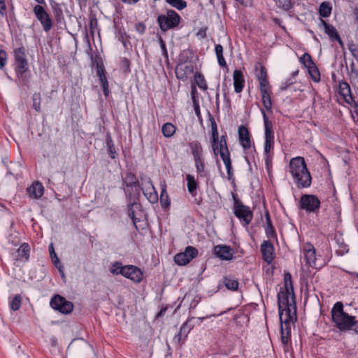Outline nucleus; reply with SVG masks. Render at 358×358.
I'll return each mask as SVG.
<instances>
[{
  "label": "nucleus",
  "instance_id": "nucleus-1",
  "mask_svg": "<svg viewBox=\"0 0 358 358\" xmlns=\"http://www.w3.org/2000/svg\"><path fill=\"white\" fill-rule=\"evenodd\" d=\"M289 172L298 188H307L310 186L312 178L303 157L292 158L289 162Z\"/></svg>",
  "mask_w": 358,
  "mask_h": 358
},
{
  "label": "nucleus",
  "instance_id": "nucleus-2",
  "mask_svg": "<svg viewBox=\"0 0 358 358\" xmlns=\"http://www.w3.org/2000/svg\"><path fill=\"white\" fill-rule=\"evenodd\" d=\"M331 313L332 321L341 331L350 330L357 322L355 320V317L350 316L344 312L343 305L340 301L336 302L334 305Z\"/></svg>",
  "mask_w": 358,
  "mask_h": 358
},
{
  "label": "nucleus",
  "instance_id": "nucleus-3",
  "mask_svg": "<svg viewBox=\"0 0 358 358\" xmlns=\"http://www.w3.org/2000/svg\"><path fill=\"white\" fill-rule=\"evenodd\" d=\"M278 304L279 315L280 313H296V306L292 284L290 283V287L280 288L278 294Z\"/></svg>",
  "mask_w": 358,
  "mask_h": 358
},
{
  "label": "nucleus",
  "instance_id": "nucleus-4",
  "mask_svg": "<svg viewBox=\"0 0 358 358\" xmlns=\"http://www.w3.org/2000/svg\"><path fill=\"white\" fill-rule=\"evenodd\" d=\"M262 114L264 119V150L265 154V163L266 166L271 162V158L269 155L271 150L273 148L274 145V133L272 130V123L269 121L265 111L264 109L261 110Z\"/></svg>",
  "mask_w": 358,
  "mask_h": 358
},
{
  "label": "nucleus",
  "instance_id": "nucleus-5",
  "mask_svg": "<svg viewBox=\"0 0 358 358\" xmlns=\"http://www.w3.org/2000/svg\"><path fill=\"white\" fill-rule=\"evenodd\" d=\"M180 20V16L173 10H168L165 14L157 17L159 28L164 32L178 27Z\"/></svg>",
  "mask_w": 358,
  "mask_h": 358
},
{
  "label": "nucleus",
  "instance_id": "nucleus-6",
  "mask_svg": "<svg viewBox=\"0 0 358 358\" xmlns=\"http://www.w3.org/2000/svg\"><path fill=\"white\" fill-rule=\"evenodd\" d=\"M234 213L239 219L243 226L247 227L252 220L253 213L250 207L244 205L234 196Z\"/></svg>",
  "mask_w": 358,
  "mask_h": 358
},
{
  "label": "nucleus",
  "instance_id": "nucleus-7",
  "mask_svg": "<svg viewBox=\"0 0 358 358\" xmlns=\"http://www.w3.org/2000/svg\"><path fill=\"white\" fill-rule=\"evenodd\" d=\"M279 317L281 324V341L284 345H286L291 336L290 322H293L296 320V314L294 313H292V315H289V313H280Z\"/></svg>",
  "mask_w": 358,
  "mask_h": 358
},
{
  "label": "nucleus",
  "instance_id": "nucleus-8",
  "mask_svg": "<svg viewBox=\"0 0 358 358\" xmlns=\"http://www.w3.org/2000/svg\"><path fill=\"white\" fill-rule=\"evenodd\" d=\"M15 62L17 65L15 71L17 77L22 78L29 69L28 60L26 56V50L20 47L14 50Z\"/></svg>",
  "mask_w": 358,
  "mask_h": 358
},
{
  "label": "nucleus",
  "instance_id": "nucleus-9",
  "mask_svg": "<svg viewBox=\"0 0 358 358\" xmlns=\"http://www.w3.org/2000/svg\"><path fill=\"white\" fill-rule=\"evenodd\" d=\"M299 207L307 212L315 213L320 207V201L315 195L303 194L301 196Z\"/></svg>",
  "mask_w": 358,
  "mask_h": 358
},
{
  "label": "nucleus",
  "instance_id": "nucleus-10",
  "mask_svg": "<svg viewBox=\"0 0 358 358\" xmlns=\"http://www.w3.org/2000/svg\"><path fill=\"white\" fill-rule=\"evenodd\" d=\"M33 11L36 17L43 26V30L46 32L49 31L52 27V21L43 6L42 5H36L33 8Z\"/></svg>",
  "mask_w": 358,
  "mask_h": 358
},
{
  "label": "nucleus",
  "instance_id": "nucleus-11",
  "mask_svg": "<svg viewBox=\"0 0 358 358\" xmlns=\"http://www.w3.org/2000/svg\"><path fill=\"white\" fill-rule=\"evenodd\" d=\"M50 304L53 309L58 310L63 314H69L71 313L73 308V305L71 302L66 301L65 298L59 295H55L53 296Z\"/></svg>",
  "mask_w": 358,
  "mask_h": 358
},
{
  "label": "nucleus",
  "instance_id": "nucleus-12",
  "mask_svg": "<svg viewBox=\"0 0 358 358\" xmlns=\"http://www.w3.org/2000/svg\"><path fill=\"white\" fill-rule=\"evenodd\" d=\"M141 180L142 182L141 189L143 194L150 203H156L158 201V194L151 179L145 177V178H141Z\"/></svg>",
  "mask_w": 358,
  "mask_h": 358
},
{
  "label": "nucleus",
  "instance_id": "nucleus-13",
  "mask_svg": "<svg viewBox=\"0 0 358 358\" xmlns=\"http://www.w3.org/2000/svg\"><path fill=\"white\" fill-rule=\"evenodd\" d=\"M238 139L240 144L247 154L255 152L254 145L252 146V141L248 129L245 126L238 127Z\"/></svg>",
  "mask_w": 358,
  "mask_h": 358
},
{
  "label": "nucleus",
  "instance_id": "nucleus-14",
  "mask_svg": "<svg viewBox=\"0 0 358 358\" xmlns=\"http://www.w3.org/2000/svg\"><path fill=\"white\" fill-rule=\"evenodd\" d=\"M198 255V250L192 246L186 248L185 252L178 253L174 257V262L180 266L186 265Z\"/></svg>",
  "mask_w": 358,
  "mask_h": 358
},
{
  "label": "nucleus",
  "instance_id": "nucleus-15",
  "mask_svg": "<svg viewBox=\"0 0 358 358\" xmlns=\"http://www.w3.org/2000/svg\"><path fill=\"white\" fill-rule=\"evenodd\" d=\"M301 252L306 264L311 267H316V250L313 245L310 243H304Z\"/></svg>",
  "mask_w": 358,
  "mask_h": 358
},
{
  "label": "nucleus",
  "instance_id": "nucleus-16",
  "mask_svg": "<svg viewBox=\"0 0 358 358\" xmlns=\"http://www.w3.org/2000/svg\"><path fill=\"white\" fill-rule=\"evenodd\" d=\"M123 276L131 280L134 282H140L143 279V273L140 268L136 266H124L123 270Z\"/></svg>",
  "mask_w": 358,
  "mask_h": 358
},
{
  "label": "nucleus",
  "instance_id": "nucleus-17",
  "mask_svg": "<svg viewBox=\"0 0 358 358\" xmlns=\"http://www.w3.org/2000/svg\"><path fill=\"white\" fill-rule=\"evenodd\" d=\"M263 259L268 264H271L274 259V247L270 241H264L260 248Z\"/></svg>",
  "mask_w": 358,
  "mask_h": 358
},
{
  "label": "nucleus",
  "instance_id": "nucleus-18",
  "mask_svg": "<svg viewBox=\"0 0 358 358\" xmlns=\"http://www.w3.org/2000/svg\"><path fill=\"white\" fill-rule=\"evenodd\" d=\"M194 317L189 318L185 322L182 324L180 327V331L175 336L174 341L180 343L183 342L186 338L191 329L194 327V324L192 323V320Z\"/></svg>",
  "mask_w": 358,
  "mask_h": 358
},
{
  "label": "nucleus",
  "instance_id": "nucleus-19",
  "mask_svg": "<svg viewBox=\"0 0 358 358\" xmlns=\"http://www.w3.org/2000/svg\"><path fill=\"white\" fill-rule=\"evenodd\" d=\"M214 252L217 257L222 260H231L234 257V251L229 246L218 245L214 248Z\"/></svg>",
  "mask_w": 358,
  "mask_h": 358
},
{
  "label": "nucleus",
  "instance_id": "nucleus-20",
  "mask_svg": "<svg viewBox=\"0 0 358 358\" xmlns=\"http://www.w3.org/2000/svg\"><path fill=\"white\" fill-rule=\"evenodd\" d=\"M29 245L27 243H23L15 252L12 253V256L16 262H26L29 260Z\"/></svg>",
  "mask_w": 358,
  "mask_h": 358
},
{
  "label": "nucleus",
  "instance_id": "nucleus-21",
  "mask_svg": "<svg viewBox=\"0 0 358 358\" xmlns=\"http://www.w3.org/2000/svg\"><path fill=\"white\" fill-rule=\"evenodd\" d=\"M224 164L231 163L230 153L227 148L225 136L220 137V150L218 152Z\"/></svg>",
  "mask_w": 358,
  "mask_h": 358
},
{
  "label": "nucleus",
  "instance_id": "nucleus-22",
  "mask_svg": "<svg viewBox=\"0 0 358 358\" xmlns=\"http://www.w3.org/2000/svg\"><path fill=\"white\" fill-rule=\"evenodd\" d=\"M96 75L99 78L104 95L108 96L110 92L108 83L105 75L104 68L102 64H97Z\"/></svg>",
  "mask_w": 358,
  "mask_h": 358
},
{
  "label": "nucleus",
  "instance_id": "nucleus-23",
  "mask_svg": "<svg viewBox=\"0 0 358 358\" xmlns=\"http://www.w3.org/2000/svg\"><path fill=\"white\" fill-rule=\"evenodd\" d=\"M27 193L30 197L38 199L43 196L44 187L40 182L36 181L27 189Z\"/></svg>",
  "mask_w": 358,
  "mask_h": 358
},
{
  "label": "nucleus",
  "instance_id": "nucleus-24",
  "mask_svg": "<svg viewBox=\"0 0 358 358\" xmlns=\"http://www.w3.org/2000/svg\"><path fill=\"white\" fill-rule=\"evenodd\" d=\"M194 71L193 66L188 64H180L176 70V73L178 78L180 80H185L188 76L190 75Z\"/></svg>",
  "mask_w": 358,
  "mask_h": 358
},
{
  "label": "nucleus",
  "instance_id": "nucleus-25",
  "mask_svg": "<svg viewBox=\"0 0 358 358\" xmlns=\"http://www.w3.org/2000/svg\"><path fill=\"white\" fill-rule=\"evenodd\" d=\"M321 24L323 26L324 32L329 36L332 41H337L340 44H342V40L341 39L338 33L336 28L329 24L324 20H321Z\"/></svg>",
  "mask_w": 358,
  "mask_h": 358
},
{
  "label": "nucleus",
  "instance_id": "nucleus-26",
  "mask_svg": "<svg viewBox=\"0 0 358 358\" xmlns=\"http://www.w3.org/2000/svg\"><path fill=\"white\" fill-rule=\"evenodd\" d=\"M339 90L341 96L344 99V101L347 103L352 104L354 99L351 94L350 85L346 82H343L339 85Z\"/></svg>",
  "mask_w": 358,
  "mask_h": 358
},
{
  "label": "nucleus",
  "instance_id": "nucleus-27",
  "mask_svg": "<svg viewBox=\"0 0 358 358\" xmlns=\"http://www.w3.org/2000/svg\"><path fill=\"white\" fill-rule=\"evenodd\" d=\"M233 79H234V91L236 93H240L242 92L243 88L244 87V78L243 76V73L240 70H235L233 73Z\"/></svg>",
  "mask_w": 358,
  "mask_h": 358
},
{
  "label": "nucleus",
  "instance_id": "nucleus-28",
  "mask_svg": "<svg viewBox=\"0 0 358 358\" xmlns=\"http://www.w3.org/2000/svg\"><path fill=\"white\" fill-rule=\"evenodd\" d=\"M186 180L188 192L192 196H195L196 195L198 183L196 181L194 176L191 174H187L186 176Z\"/></svg>",
  "mask_w": 358,
  "mask_h": 358
},
{
  "label": "nucleus",
  "instance_id": "nucleus-29",
  "mask_svg": "<svg viewBox=\"0 0 358 358\" xmlns=\"http://www.w3.org/2000/svg\"><path fill=\"white\" fill-rule=\"evenodd\" d=\"M189 147L192 151L194 159L203 157V148L199 142L192 141L189 143Z\"/></svg>",
  "mask_w": 358,
  "mask_h": 358
},
{
  "label": "nucleus",
  "instance_id": "nucleus-30",
  "mask_svg": "<svg viewBox=\"0 0 358 358\" xmlns=\"http://www.w3.org/2000/svg\"><path fill=\"white\" fill-rule=\"evenodd\" d=\"M194 161L198 176L201 178L207 177L208 173L206 171L203 158L195 159Z\"/></svg>",
  "mask_w": 358,
  "mask_h": 358
},
{
  "label": "nucleus",
  "instance_id": "nucleus-31",
  "mask_svg": "<svg viewBox=\"0 0 358 358\" xmlns=\"http://www.w3.org/2000/svg\"><path fill=\"white\" fill-rule=\"evenodd\" d=\"M160 204L163 209L166 210L169 208L171 201L169 194L166 192V186L163 185L162 186L161 194H160Z\"/></svg>",
  "mask_w": 358,
  "mask_h": 358
},
{
  "label": "nucleus",
  "instance_id": "nucleus-32",
  "mask_svg": "<svg viewBox=\"0 0 358 358\" xmlns=\"http://www.w3.org/2000/svg\"><path fill=\"white\" fill-rule=\"evenodd\" d=\"M332 10L331 3L329 1L322 2L319 7V14L322 17L330 16Z\"/></svg>",
  "mask_w": 358,
  "mask_h": 358
},
{
  "label": "nucleus",
  "instance_id": "nucleus-33",
  "mask_svg": "<svg viewBox=\"0 0 358 358\" xmlns=\"http://www.w3.org/2000/svg\"><path fill=\"white\" fill-rule=\"evenodd\" d=\"M271 94H272L271 90L266 91L265 93L264 92H261L262 103H263V105H264L265 109L267 111L271 110V107H272V101H271Z\"/></svg>",
  "mask_w": 358,
  "mask_h": 358
},
{
  "label": "nucleus",
  "instance_id": "nucleus-34",
  "mask_svg": "<svg viewBox=\"0 0 358 358\" xmlns=\"http://www.w3.org/2000/svg\"><path fill=\"white\" fill-rule=\"evenodd\" d=\"M124 183L127 187H139V182L134 173H129L127 174Z\"/></svg>",
  "mask_w": 358,
  "mask_h": 358
},
{
  "label": "nucleus",
  "instance_id": "nucleus-35",
  "mask_svg": "<svg viewBox=\"0 0 358 358\" xmlns=\"http://www.w3.org/2000/svg\"><path fill=\"white\" fill-rule=\"evenodd\" d=\"M106 137V147L108 148V151L110 155V157L112 159H115L116 158V156H115L116 151H115V145H114L112 137L110 136V134L107 133Z\"/></svg>",
  "mask_w": 358,
  "mask_h": 358
},
{
  "label": "nucleus",
  "instance_id": "nucleus-36",
  "mask_svg": "<svg viewBox=\"0 0 358 358\" xmlns=\"http://www.w3.org/2000/svg\"><path fill=\"white\" fill-rule=\"evenodd\" d=\"M215 51L217 59L218 64L222 67L227 66L226 61L223 57V47L220 44L215 45Z\"/></svg>",
  "mask_w": 358,
  "mask_h": 358
},
{
  "label": "nucleus",
  "instance_id": "nucleus-37",
  "mask_svg": "<svg viewBox=\"0 0 358 358\" xmlns=\"http://www.w3.org/2000/svg\"><path fill=\"white\" fill-rule=\"evenodd\" d=\"M176 130V127L169 122L165 123L162 127V132L166 138H170L175 134Z\"/></svg>",
  "mask_w": 358,
  "mask_h": 358
},
{
  "label": "nucleus",
  "instance_id": "nucleus-38",
  "mask_svg": "<svg viewBox=\"0 0 358 358\" xmlns=\"http://www.w3.org/2000/svg\"><path fill=\"white\" fill-rule=\"evenodd\" d=\"M194 80L197 86L202 90L206 91L208 89L206 80L203 75L199 72L194 74Z\"/></svg>",
  "mask_w": 358,
  "mask_h": 358
},
{
  "label": "nucleus",
  "instance_id": "nucleus-39",
  "mask_svg": "<svg viewBox=\"0 0 358 358\" xmlns=\"http://www.w3.org/2000/svg\"><path fill=\"white\" fill-rule=\"evenodd\" d=\"M49 252L54 265L57 268H58L59 271H62V265L61 264L60 261L56 252H55L52 243H50L49 245Z\"/></svg>",
  "mask_w": 358,
  "mask_h": 358
},
{
  "label": "nucleus",
  "instance_id": "nucleus-40",
  "mask_svg": "<svg viewBox=\"0 0 358 358\" xmlns=\"http://www.w3.org/2000/svg\"><path fill=\"white\" fill-rule=\"evenodd\" d=\"M224 284L228 289L233 291L236 290L238 287V280L233 277H225L224 278Z\"/></svg>",
  "mask_w": 358,
  "mask_h": 358
},
{
  "label": "nucleus",
  "instance_id": "nucleus-41",
  "mask_svg": "<svg viewBox=\"0 0 358 358\" xmlns=\"http://www.w3.org/2000/svg\"><path fill=\"white\" fill-rule=\"evenodd\" d=\"M307 68L308 69V73L312 78V80L315 82H319L320 80V74L319 70L315 66V64L311 65H308Z\"/></svg>",
  "mask_w": 358,
  "mask_h": 358
},
{
  "label": "nucleus",
  "instance_id": "nucleus-42",
  "mask_svg": "<svg viewBox=\"0 0 358 358\" xmlns=\"http://www.w3.org/2000/svg\"><path fill=\"white\" fill-rule=\"evenodd\" d=\"M266 227L265 231H266V236L268 238H273L275 236V231L274 227L272 225V222H271V220L269 217L268 213H266Z\"/></svg>",
  "mask_w": 358,
  "mask_h": 358
},
{
  "label": "nucleus",
  "instance_id": "nucleus-43",
  "mask_svg": "<svg viewBox=\"0 0 358 358\" xmlns=\"http://www.w3.org/2000/svg\"><path fill=\"white\" fill-rule=\"evenodd\" d=\"M171 6L180 10L187 7V2L184 0H166Z\"/></svg>",
  "mask_w": 358,
  "mask_h": 358
},
{
  "label": "nucleus",
  "instance_id": "nucleus-44",
  "mask_svg": "<svg viewBox=\"0 0 358 358\" xmlns=\"http://www.w3.org/2000/svg\"><path fill=\"white\" fill-rule=\"evenodd\" d=\"M124 268V266L122 265V264L120 262H115L112 264V266L110 268V273H112L113 275H119L121 274L123 275V270Z\"/></svg>",
  "mask_w": 358,
  "mask_h": 358
},
{
  "label": "nucleus",
  "instance_id": "nucleus-45",
  "mask_svg": "<svg viewBox=\"0 0 358 358\" xmlns=\"http://www.w3.org/2000/svg\"><path fill=\"white\" fill-rule=\"evenodd\" d=\"M22 304V297L20 295H15L10 303L12 310L16 311L20 309Z\"/></svg>",
  "mask_w": 358,
  "mask_h": 358
},
{
  "label": "nucleus",
  "instance_id": "nucleus-46",
  "mask_svg": "<svg viewBox=\"0 0 358 358\" xmlns=\"http://www.w3.org/2000/svg\"><path fill=\"white\" fill-rule=\"evenodd\" d=\"M294 4V0H278V7L286 11L290 10L293 7Z\"/></svg>",
  "mask_w": 358,
  "mask_h": 358
},
{
  "label": "nucleus",
  "instance_id": "nucleus-47",
  "mask_svg": "<svg viewBox=\"0 0 358 358\" xmlns=\"http://www.w3.org/2000/svg\"><path fill=\"white\" fill-rule=\"evenodd\" d=\"M210 116V121L211 124V130H212V139L215 141L218 139V131H217V124L214 120V118L212 117L211 115H209Z\"/></svg>",
  "mask_w": 358,
  "mask_h": 358
},
{
  "label": "nucleus",
  "instance_id": "nucleus-48",
  "mask_svg": "<svg viewBox=\"0 0 358 358\" xmlns=\"http://www.w3.org/2000/svg\"><path fill=\"white\" fill-rule=\"evenodd\" d=\"M33 107L37 111L41 110V94L40 93H34L32 96Z\"/></svg>",
  "mask_w": 358,
  "mask_h": 358
},
{
  "label": "nucleus",
  "instance_id": "nucleus-49",
  "mask_svg": "<svg viewBox=\"0 0 358 358\" xmlns=\"http://www.w3.org/2000/svg\"><path fill=\"white\" fill-rule=\"evenodd\" d=\"M140 205L138 203H133L129 204L128 206V215L132 220L134 224L136 222V218L135 217V213L134 210V208H138Z\"/></svg>",
  "mask_w": 358,
  "mask_h": 358
},
{
  "label": "nucleus",
  "instance_id": "nucleus-50",
  "mask_svg": "<svg viewBox=\"0 0 358 358\" xmlns=\"http://www.w3.org/2000/svg\"><path fill=\"white\" fill-rule=\"evenodd\" d=\"M8 55L4 50H0V69H3L7 64Z\"/></svg>",
  "mask_w": 358,
  "mask_h": 358
},
{
  "label": "nucleus",
  "instance_id": "nucleus-51",
  "mask_svg": "<svg viewBox=\"0 0 358 358\" xmlns=\"http://www.w3.org/2000/svg\"><path fill=\"white\" fill-rule=\"evenodd\" d=\"M259 84L260 92H264L265 93L266 91L271 90V86L269 85L268 79L259 80Z\"/></svg>",
  "mask_w": 358,
  "mask_h": 358
},
{
  "label": "nucleus",
  "instance_id": "nucleus-52",
  "mask_svg": "<svg viewBox=\"0 0 358 358\" xmlns=\"http://www.w3.org/2000/svg\"><path fill=\"white\" fill-rule=\"evenodd\" d=\"M300 60L301 62H303L306 66L308 65L313 64L314 62H313L311 57L309 54L305 53L302 55V57L300 58Z\"/></svg>",
  "mask_w": 358,
  "mask_h": 358
},
{
  "label": "nucleus",
  "instance_id": "nucleus-53",
  "mask_svg": "<svg viewBox=\"0 0 358 358\" xmlns=\"http://www.w3.org/2000/svg\"><path fill=\"white\" fill-rule=\"evenodd\" d=\"M257 77L259 80L267 79V73L266 69L261 66L259 71L257 73Z\"/></svg>",
  "mask_w": 358,
  "mask_h": 358
},
{
  "label": "nucleus",
  "instance_id": "nucleus-54",
  "mask_svg": "<svg viewBox=\"0 0 358 358\" xmlns=\"http://www.w3.org/2000/svg\"><path fill=\"white\" fill-rule=\"evenodd\" d=\"M224 165H225L226 169H227V179L229 180H234L233 167H232V165H231V162L229 163V164H224Z\"/></svg>",
  "mask_w": 358,
  "mask_h": 358
},
{
  "label": "nucleus",
  "instance_id": "nucleus-55",
  "mask_svg": "<svg viewBox=\"0 0 358 358\" xmlns=\"http://www.w3.org/2000/svg\"><path fill=\"white\" fill-rule=\"evenodd\" d=\"M220 139L219 140V138L217 140H215V141L212 139L213 150L214 154L216 155L218 154V152L220 150Z\"/></svg>",
  "mask_w": 358,
  "mask_h": 358
},
{
  "label": "nucleus",
  "instance_id": "nucleus-56",
  "mask_svg": "<svg viewBox=\"0 0 358 358\" xmlns=\"http://www.w3.org/2000/svg\"><path fill=\"white\" fill-rule=\"evenodd\" d=\"M293 83H294V82L292 81V79L289 78V79L287 80L284 83L282 84V85L280 86V90L282 91H285Z\"/></svg>",
  "mask_w": 358,
  "mask_h": 358
},
{
  "label": "nucleus",
  "instance_id": "nucleus-57",
  "mask_svg": "<svg viewBox=\"0 0 358 358\" xmlns=\"http://www.w3.org/2000/svg\"><path fill=\"white\" fill-rule=\"evenodd\" d=\"M6 8L5 4V0H0V15L1 16L6 15Z\"/></svg>",
  "mask_w": 358,
  "mask_h": 358
},
{
  "label": "nucleus",
  "instance_id": "nucleus-58",
  "mask_svg": "<svg viewBox=\"0 0 358 358\" xmlns=\"http://www.w3.org/2000/svg\"><path fill=\"white\" fill-rule=\"evenodd\" d=\"M235 1L238 2L241 5L245 6V7H250L252 5V0H235Z\"/></svg>",
  "mask_w": 358,
  "mask_h": 358
},
{
  "label": "nucleus",
  "instance_id": "nucleus-59",
  "mask_svg": "<svg viewBox=\"0 0 358 358\" xmlns=\"http://www.w3.org/2000/svg\"><path fill=\"white\" fill-rule=\"evenodd\" d=\"M291 275L289 273H287L285 275V285H284V287H290V283L292 284V280H291Z\"/></svg>",
  "mask_w": 358,
  "mask_h": 358
},
{
  "label": "nucleus",
  "instance_id": "nucleus-60",
  "mask_svg": "<svg viewBox=\"0 0 358 358\" xmlns=\"http://www.w3.org/2000/svg\"><path fill=\"white\" fill-rule=\"evenodd\" d=\"M136 30L141 34H143L145 30V26L143 23H138L136 25Z\"/></svg>",
  "mask_w": 358,
  "mask_h": 358
},
{
  "label": "nucleus",
  "instance_id": "nucleus-61",
  "mask_svg": "<svg viewBox=\"0 0 358 358\" xmlns=\"http://www.w3.org/2000/svg\"><path fill=\"white\" fill-rule=\"evenodd\" d=\"M160 47H161V49L162 50V53L163 55L166 57H168V52H167V50H166V44L164 42L163 40H160Z\"/></svg>",
  "mask_w": 358,
  "mask_h": 358
},
{
  "label": "nucleus",
  "instance_id": "nucleus-62",
  "mask_svg": "<svg viewBox=\"0 0 358 358\" xmlns=\"http://www.w3.org/2000/svg\"><path fill=\"white\" fill-rule=\"evenodd\" d=\"M353 107L354 113L358 119V102L353 101L352 104H350Z\"/></svg>",
  "mask_w": 358,
  "mask_h": 358
},
{
  "label": "nucleus",
  "instance_id": "nucleus-63",
  "mask_svg": "<svg viewBox=\"0 0 358 358\" xmlns=\"http://www.w3.org/2000/svg\"><path fill=\"white\" fill-rule=\"evenodd\" d=\"M194 107L196 115L199 117L201 115L199 105L198 102L194 101Z\"/></svg>",
  "mask_w": 358,
  "mask_h": 358
},
{
  "label": "nucleus",
  "instance_id": "nucleus-64",
  "mask_svg": "<svg viewBox=\"0 0 358 358\" xmlns=\"http://www.w3.org/2000/svg\"><path fill=\"white\" fill-rule=\"evenodd\" d=\"M348 48L350 52H353V50L358 48L357 45L355 44L353 42L349 43L348 44Z\"/></svg>",
  "mask_w": 358,
  "mask_h": 358
}]
</instances>
